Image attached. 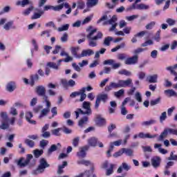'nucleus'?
Returning <instances> with one entry per match:
<instances>
[{"label": "nucleus", "mask_w": 177, "mask_h": 177, "mask_svg": "<svg viewBox=\"0 0 177 177\" xmlns=\"http://www.w3.org/2000/svg\"><path fill=\"white\" fill-rule=\"evenodd\" d=\"M86 31L88 32L86 35L88 46L91 48H96V46H97V41L103 38V33H102V32H97V29H93V27L91 26L88 27ZM95 32H97L96 35H95Z\"/></svg>", "instance_id": "f257e3e1"}, {"label": "nucleus", "mask_w": 177, "mask_h": 177, "mask_svg": "<svg viewBox=\"0 0 177 177\" xmlns=\"http://www.w3.org/2000/svg\"><path fill=\"white\" fill-rule=\"evenodd\" d=\"M132 84V79L129 78L126 80H119L118 82H111L109 85L105 86L104 91L105 92H110L112 88L117 89V88H127V86H129Z\"/></svg>", "instance_id": "f03ea898"}, {"label": "nucleus", "mask_w": 177, "mask_h": 177, "mask_svg": "<svg viewBox=\"0 0 177 177\" xmlns=\"http://www.w3.org/2000/svg\"><path fill=\"white\" fill-rule=\"evenodd\" d=\"M32 44L34 46V49L26 51L25 53V56L26 57V64L28 68H31L32 67V61L31 59L34 57V50L36 52L38 51V44H37V41H35V39H32ZM30 57H31V59Z\"/></svg>", "instance_id": "7ed1b4c3"}, {"label": "nucleus", "mask_w": 177, "mask_h": 177, "mask_svg": "<svg viewBox=\"0 0 177 177\" xmlns=\"http://www.w3.org/2000/svg\"><path fill=\"white\" fill-rule=\"evenodd\" d=\"M50 165L46 162L45 158H41L39 161V165L37 167V169L33 170L32 172V175H38L39 174H44L46 168H49Z\"/></svg>", "instance_id": "20e7f679"}, {"label": "nucleus", "mask_w": 177, "mask_h": 177, "mask_svg": "<svg viewBox=\"0 0 177 177\" xmlns=\"http://www.w3.org/2000/svg\"><path fill=\"white\" fill-rule=\"evenodd\" d=\"M82 109H78L81 114L84 115H92V109H91V102L84 101L82 104Z\"/></svg>", "instance_id": "39448f33"}, {"label": "nucleus", "mask_w": 177, "mask_h": 177, "mask_svg": "<svg viewBox=\"0 0 177 177\" xmlns=\"http://www.w3.org/2000/svg\"><path fill=\"white\" fill-rule=\"evenodd\" d=\"M31 160H32V155L28 154L26 160H24V158H21L20 159L15 160V162L18 167L23 168L24 167H27V165L30 164V161H31Z\"/></svg>", "instance_id": "423d86ee"}, {"label": "nucleus", "mask_w": 177, "mask_h": 177, "mask_svg": "<svg viewBox=\"0 0 177 177\" xmlns=\"http://www.w3.org/2000/svg\"><path fill=\"white\" fill-rule=\"evenodd\" d=\"M107 94H100L97 95L95 100V109L97 110L99 109V106H100V102H104V103H106V100H107Z\"/></svg>", "instance_id": "0eeeda50"}, {"label": "nucleus", "mask_w": 177, "mask_h": 177, "mask_svg": "<svg viewBox=\"0 0 177 177\" xmlns=\"http://www.w3.org/2000/svg\"><path fill=\"white\" fill-rule=\"evenodd\" d=\"M105 24H110L112 26L110 28L109 31H114L117 28V26H118V24L117 23V17L113 15L111 19L105 21Z\"/></svg>", "instance_id": "6e6552de"}, {"label": "nucleus", "mask_w": 177, "mask_h": 177, "mask_svg": "<svg viewBox=\"0 0 177 177\" xmlns=\"http://www.w3.org/2000/svg\"><path fill=\"white\" fill-rule=\"evenodd\" d=\"M89 150V146L85 145L84 147H80L79 151L77 153L79 158H85L86 157V151Z\"/></svg>", "instance_id": "1a4fd4ad"}, {"label": "nucleus", "mask_w": 177, "mask_h": 177, "mask_svg": "<svg viewBox=\"0 0 177 177\" xmlns=\"http://www.w3.org/2000/svg\"><path fill=\"white\" fill-rule=\"evenodd\" d=\"M138 59L139 56L133 55V57L127 58L124 61V64H127V66H132L133 64H136Z\"/></svg>", "instance_id": "9d476101"}, {"label": "nucleus", "mask_w": 177, "mask_h": 177, "mask_svg": "<svg viewBox=\"0 0 177 177\" xmlns=\"http://www.w3.org/2000/svg\"><path fill=\"white\" fill-rule=\"evenodd\" d=\"M157 136H158V135H151L149 133H145L143 132H140L138 133V138H140V139H154L155 138H157Z\"/></svg>", "instance_id": "9b49d317"}, {"label": "nucleus", "mask_w": 177, "mask_h": 177, "mask_svg": "<svg viewBox=\"0 0 177 177\" xmlns=\"http://www.w3.org/2000/svg\"><path fill=\"white\" fill-rule=\"evenodd\" d=\"M151 164L153 168H158V167H160V164H161V158L159 156L153 157L151 159Z\"/></svg>", "instance_id": "f8f14e48"}, {"label": "nucleus", "mask_w": 177, "mask_h": 177, "mask_svg": "<svg viewBox=\"0 0 177 177\" xmlns=\"http://www.w3.org/2000/svg\"><path fill=\"white\" fill-rule=\"evenodd\" d=\"M129 169H131V166H129L127 162H122L118 167L117 172L118 174H122V171H128Z\"/></svg>", "instance_id": "ddd939ff"}, {"label": "nucleus", "mask_w": 177, "mask_h": 177, "mask_svg": "<svg viewBox=\"0 0 177 177\" xmlns=\"http://www.w3.org/2000/svg\"><path fill=\"white\" fill-rule=\"evenodd\" d=\"M95 123L98 127L106 125V119L102 117V115H97L95 118Z\"/></svg>", "instance_id": "4468645a"}, {"label": "nucleus", "mask_w": 177, "mask_h": 177, "mask_svg": "<svg viewBox=\"0 0 177 177\" xmlns=\"http://www.w3.org/2000/svg\"><path fill=\"white\" fill-rule=\"evenodd\" d=\"M34 115H32V113L30 111H27L25 113V118L26 121L29 122V124H32V125H35L37 124V122L35 120H31Z\"/></svg>", "instance_id": "2eb2a0df"}, {"label": "nucleus", "mask_w": 177, "mask_h": 177, "mask_svg": "<svg viewBox=\"0 0 177 177\" xmlns=\"http://www.w3.org/2000/svg\"><path fill=\"white\" fill-rule=\"evenodd\" d=\"M35 92L38 96H44L46 93V89L44 86H37L35 88Z\"/></svg>", "instance_id": "dca6fc26"}, {"label": "nucleus", "mask_w": 177, "mask_h": 177, "mask_svg": "<svg viewBox=\"0 0 177 177\" xmlns=\"http://www.w3.org/2000/svg\"><path fill=\"white\" fill-rule=\"evenodd\" d=\"M92 55H95V51L92 49H87V50H83L82 51V53L80 54V56L79 57H86L89 56H92Z\"/></svg>", "instance_id": "f3484780"}, {"label": "nucleus", "mask_w": 177, "mask_h": 177, "mask_svg": "<svg viewBox=\"0 0 177 177\" xmlns=\"http://www.w3.org/2000/svg\"><path fill=\"white\" fill-rule=\"evenodd\" d=\"M62 62H63V59H59L57 64L55 62H48L47 67H50V68H53L54 70H59V66Z\"/></svg>", "instance_id": "a211bd4d"}, {"label": "nucleus", "mask_w": 177, "mask_h": 177, "mask_svg": "<svg viewBox=\"0 0 177 177\" xmlns=\"http://www.w3.org/2000/svg\"><path fill=\"white\" fill-rule=\"evenodd\" d=\"M158 75L154 74L147 76V82H149V84H156V82H158Z\"/></svg>", "instance_id": "6ab92c4d"}, {"label": "nucleus", "mask_w": 177, "mask_h": 177, "mask_svg": "<svg viewBox=\"0 0 177 177\" xmlns=\"http://www.w3.org/2000/svg\"><path fill=\"white\" fill-rule=\"evenodd\" d=\"M6 31H9L10 30H16V26H13V21H10L6 23L3 27Z\"/></svg>", "instance_id": "aec40b11"}, {"label": "nucleus", "mask_w": 177, "mask_h": 177, "mask_svg": "<svg viewBox=\"0 0 177 177\" xmlns=\"http://www.w3.org/2000/svg\"><path fill=\"white\" fill-rule=\"evenodd\" d=\"M89 118H88V116H84L83 118H82L78 122V125L80 128H84V127H85V125H86V124H88V121Z\"/></svg>", "instance_id": "412c9836"}, {"label": "nucleus", "mask_w": 177, "mask_h": 177, "mask_svg": "<svg viewBox=\"0 0 177 177\" xmlns=\"http://www.w3.org/2000/svg\"><path fill=\"white\" fill-rule=\"evenodd\" d=\"M62 147V145L60 143H57L56 145H52L50 147L48 150V154H51L53 151H56L59 148Z\"/></svg>", "instance_id": "4be33fe9"}, {"label": "nucleus", "mask_w": 177, "mask_h": 177, "mask_svg": "<svg viewBox=\"0 0 177 177\" xmlns=\"http://www.w3.org/2000/svg\"><path fill=\"white\" fill-rule=\"evenodd\" d=\"M154 124H157V120L156 119H151L148 121L141 122L142 127H150V125H154Z\"/></svg>", "instance_id": "5701e85b"}, {"label": "nucleus", "mask_w": 177, "mask_h": 177, "mask_svg": "<svg viewBox=\"0 0 177 177\" xmlns=\"http://www.w3.org/2000/svg\"><path fill=\"white\" fill-rule=\"evenodd\" d=\"M87 142L88 146H91V147H96V145H97V138L91 137L88 140Z\"/></svg>", "instance_id": "b1692460"}, {"label": "nucleus", "mask_w": 177, "mask_h": 177, "mask_svg": "<svg viewBox=\"0 0 177 177\" xmlns=\"http://www.w3.org/2000/svg\"><path fill=\"white\" fill-rule=\"evenodd\" d=\"M168 135H169V133H168V129L165 128L163 130V131L160 133L159 138H158V140L159 142H162V140H164V139H165V138H167Z\"/></svg>", "instance_id": "393cba45"}, {"label": "nucleus", "mask_w": 177, "mask_h": 177, "mask_svg": "<svg viewBox=\"0 0 177 177\" xmlns=\"http://www.w3.org/2000/svg\"><path fill=\"white\" fill-rule=\"evenodd\" d=\"M50 112V109H49L48 108L43 109L40 112L39 118L41 119V118H44V117H46V115H48V114H49Z\"/></svg>", "instance_id": "a878e982"}, {"label": "nucleus", "mask_w": 177, "mask_h": 177, "mask_svg": "<svg viewBox=\"0 0 177 177\" xmlns=\"http://www.w3.org/2000/svg\"><path fill=\"white\" fill-rule=\"evenodd\" d=\"M71 53L72 55L76 57V59H81V57H80V56H81V55H78V50H80V48L79 47H72L71 49Z\"/></svg>", "instance_id": "bb28decb"}, {"label": "nucleus", "mask_w": 177, "mask_h": 177, "mask_svg": "<svg viewBox=\"0 0 177 177\" xmlns=\"http://www.w3.org/2000/svg\"><path fill=\"white\" fill-rule=\"evenodd\" d=\"M161 144H154V149H158V151L160 154H167L168 151L165 149L161 148Z\"/></svg>", "instance_id": "cd10ccee"}, {"label": "nucleus", "mask_w": 177, "mask_h": 177, "mask_svg": "<svg viewBox=\"0 0 177 177\" xmlns=\"http://www.w3.org/2000/svg\"><path fill=\"white\" fill-rule=\"evenodd\" d=\"M99 3V0H87L86 6L88 8H93V6H96Z\"/></svg>", "instance_id": "c85d7f7f"}, {"label": "nucleus", "mask_w": 177, "mask_h": 177, "mask_svg": "<svg viewBox=\"0 0 177 177\" xmlns=\"http://www.w3.org/2000/svg\"><path fill=\"white\" fill-rule=\"evenodd\" d=\"M39 80V76L38 74H35L30 77V85L33 86L35 85V82Z\"/></svg>", "instance_id": "c756f323"}, {"label": "nucleus", "mask_w": 177, "mask_h": 177, "mask_svg": "<svg viewBox=\"0 0 177 177\" xmlns=\"http://www.w3.org/2000/svg\"><path fill=\"white\" fill-rule=\"evenodd\" d=\"M31 3L30 2V0H23L22 1H18L16 2L17 6H22V8H24V6L27 5H30Z\"/></svg>", "instance_id": "7c9ffc66"}, {"label": "nucleus", "mask_w": 177, "mask_h": 177, "mask_svg": "<svg viewBox=\"0 0 177 177\" xmlns=\"http://www.w3.org/2000/svg\"><path fill=\"white\" fill-rule=\"evenodd\" d=\"M118 74L120 75H126V77H131L132 75V73L129 71H127V69H122L119 71Z\"/></svg>", "instance_id": "2f4dec72"}, {"label": "nucleus", "mask_w": 177, "mask_h": 177, "mask_svg": "<svg viewBox=\"0 0 177 177\" xmlns=\"http://www.w3.org/2000/svg\"><path fill=\"white\" fill-rule=\"evenodd\" d=\"M77 164H78V165H85L86 167H89V165H91V161L82 159L77 160Z\"/></svg>", "instance_id": "473e14b6"}, {"label": "nucleus", "mask_w": 177, "mask_h": 177, "mask_svg": "<svg viewBox=\"0 0 177 177\" xmlns=\"http://www.w3.org/2000/svg\"><path fill=\"white\" fill-rule=\"evenodd\" d=\"M165 95H167V96H169L170 97L172 96L177 97V93L175 92V91H174L172 89L165 90Z\"/></svg>", "instance_id": "72a5a7b5"}, {"label": "nucleus", "mask_w": 177, "mask_h": 177, "mask_svg": "<svg viewBox=\"0 0 177 177\" xmlns=\"http://www.w3.org/2000/svg\"><path fill=\"white\" fill-rule=\"evenodd\" d=\"M150 7L145 3H140L136 6V9L138 10H147Z\"/></svg>", "instance_id": "f704fd0d"}, {"label": "nucleus", "mask_w": 177, "mask_h": 177, "mask_svg": "<svg viewBox=\"0 0 177 177\" xmlns=\"http://www.w3.org/2000/svg\"><path fill=\"white\" fill-rule=\"evenodd\" d=\"M114 173V165H109V168L106 169V176H110Z\"/></svg>", "instance_id": "c9c22d12"}, {"label": "nucleus", "mask_w": 177, "mask_h": 177, "mask_svg": "<svg viewBox=\"0 0 177 177\" xmlns=\"http://www.w3.org/2000/svg\"><path fill=\"white\" fill-rule=\"evenodd\" d=\"M16 89V86H15V83L14 82H10L7 84V91H8V92H13V91H15Z\"/></svg>", "instance_id": "e433bc0d"}, {"label": "nucleus", "mask_w": 177, "mask_h": 177, "mask_svg": "<svg viewBox=\"0 0 177 177\" xmlns=\"http://www.w3.org/2000/svg\"><path fill=\"white\" fill-rule=\"evenodd\" d=\"M34 10V6H31L28 8H26L25 10L22 12V15L24 16H28Z\"/></svg>", "instance_id": "4c0bfd02"}, {"label": "nucleus", "mask_w": 177, "mask_h": 177, "mask_svg": "<svg viewBox=\"0 0 177 177\" xmlns=\"http://www.w3.org/2000/svg\"><path fill=\"white\" fill-rule=\"evenodd\" d=\"M161 103V97H158L156 100H152L150 101V106H157Z\"/></svg>", "instance_id": "58836bf2"}, {"label": "nucleus", "mask_w": 177, "mask_h": 177, "mask_svg": "<svg viewBox=\"0 0 177 177\" xmlns=\"http://www.w3.org/2000/svg\"><path fill=\"white\" fill-rule=\"evenodd\" d=\"M126 154V156H129L131 157L133 156V151L131 149L123 148V154Z\"/></svg>", "instance_id": "ea45409f"}, {"label": "nucleus", "mask_w": 177, "mask_h": 177, "mask_svg": "<svg viewBox=\"0 0 177 177\" xmlns=\"http://www.w3.org/2000/svg\"><path fill=\"white\" fill-rule=\"evenodd\" d=\"M60 131H62V128L53 129L51 130V133L52 135H54V136H62V133H60Z\"/></svg>", "instance_id": "a19ab883"}, {"label": "nucleus", "mask_w": 177, "mask_h": 177, "mask_svg": "<svg viewBox=\"0 0 177 177\" xmlns=\"http://www.w3.org/2000/svg\"><path fill=\"white\" fill-rule=\"evenodd\" d=\"M44 11H41L40 13L39 12H35L33 14V15L31 17V19L32 20H35L37 19H40L41 16H42V15H44Z\"/></svg>", "instance_id": "79ce46f5"}, {"label": "nucleus", "mask_w": 177, "mask_h": 177, "mask_svg": "<svg viewBox=\"0 0 177 177\" xmlns=\"http://www.w3.org/2000/svg\"><path fill=\"white\" fill-rule=\"evenodd\" d=\"M47 145H49V141L48 140L43 139L39 142L41 149H45Z\"/></svg>", "instance_id": "37998d69"}, {"label": "nucleus", "mask_w": 177, "mask_h": 177, "mask_svg": "<svg viewBox=\"0 0 177 177\" xmlns=\"http://www.w3.org/2000/svg\"><path fill=\"white\" fill-rule=\"evenodd\" d=\"M41 138L44 139H49L50 138V131H41V134L40 135Z\"/></svg>", "instance_id": "c03bdc74"}, {"label": "nucleus", "mask_w": 177, "mask_h": 177, "mask_svg": "<svg viewBox=\"0 0 177 177\" xmlns=\"http://www.w3.org/2000/svg\"><path fill=\"white\" fill-rule=\"evenodd\" d=\"M44 154V150L36 149L34 151V156L36 158L41 157Z\"/></svg>", "instance_id": "a18cd8bd"}, {"label": "nucleus", "mask_w": 177, "mask_h": 177, "mask_svg": "<svg viewBox=\"0 0 177 177\" xmlns=\"http://www.w3.org/2000/svg\"><path fill=\"white\" fill-rule=\"evenodd\" d=\"M25 144L29 147H34L35 146V142L30 139L25 140Z\"/></svg>", "instance_id": "49530a36"}, {"label": "nucleus", "mask_w": 177, "mask_h": 177, "mask_svg": "<svg viewBox=\"0 0 177 177\" xmlns=\"http://www.w3.org/2000/svg\"><path fill=\"white\" fill-rule=\"evenodd\" d=\"M0 116L1 117L3 122H8L9 118L8 117V113L6 112H1L0 113Z\"/></svg>", "instance_id": "de8ad7c7"}, {"label": "nucleus", "mask_w": 177, "mask_h": 177, "mask_svg": "<svg viewBox=\"0 0 177 177\" xmlns=\"http://www.w3.org/2000/svg\"><path fill=\"white\" fill-rule=\"evenodd\" d=\"M113 41V37H107L104 40V45H106V46H110V42Z\"/></svg>", "instance_id": "09e8293b"}, {"label": "nucleus", "mask_w": 177, "mask_h": 177, "mask_svg": "<svg viewBox=\"0 0 177 177\" xmlns=\"http://www.w3.org/2000/svg\"><path fill=\"white\" fill-rule=\"evenodd\" d=\"M145 50H146V48H138L134 50L133 53L135 55L134 56H138V55H140V53H142V52H145Z\"/></svg>", "instance_id": "8fccbe9b"}, {"label": "nucleus", "mask_w": 177, "mask_h": 177, "mask_svg": "<svg viewBox=\"0 0 177 177\" xmlns=\"http://www.w3.org/2000/svg\"><path fill=\"white\" fill-rule=\"evenodd\" d=\"M169 135H176L177 136V129L167 128Z\"/></svg>", "instance_id": "3c124183"}, {"label": "nucleus", "mask_w": 177, "mask_h": 177, "mask_svg": "<svg viewBox=\"0 0 177 177\" xmlns=\"http://www.w3.org/2000/svg\"><path fill=\"white\" fill-rule=\"evenodd\" d=\"M156 26V21H151L145 26L146 30H153V27Z\"/></svg>", "instance_id": "603ef678"}, {"label": "nucleus", "mask_w": 177, "mask_h": 177, "mask_svg": "<svg viewBox=\"0 0 177 177\" xmlns=\"http://www.w3.org/2000/svg\"><path fill=\"white\" fill-rule=\"evenodd\" d=\"M69 27H70V24H66L58 28V31H59L60 32L62 31H67V30H68Z\"/></svg>", "instance_id": "864d4df0"}, {"label": "nucleus", "mask_w": 177, "mask_h": 177, "mask_svg": "<svg viewBox=\"0 0 177 177\" xmlns=\"http://www.w3.org/2000/svg\"><path fill=\"white\" fill-rule=\"evenodd\" d=\"M134 97L137 102L142 103V94H140L139 92L136 93Z\"/></svg>", "instance_id": "5fc2aeb1"}, {"label": "nucleus", "mask_w": 177, "mask_h": 177, "mask_svg": "<svg viewBox=\"0 0 177 177\" xmlns=\"http://www.w3.org/2000/svg\"><path fill=\"white\" fill-rule=\"evenodd\" d=\"M167 120V112H162L160 116V122L162 124Z\"/></svg>", "instance_id": "6e6d98bb"}, {"label": "nucleus", "mask_w": 177, "mask_h": 177, "mask_svg": "<svg viewBox=\"0 0 177 177\" xmlns=\"http://www.w3.org/2000/svg\"><path fill=\"white\" fill-rule=\"evenodd\" d=\"M64 8V4H60L56 6H53V10H55V12H59L62 10Z\"/></svg>", "instance_id": "4d7b16f0"}, {"label": "nucleus", "mask_w": 177, "mask_h": 177, "mask_svg": "<svg viewBox=\"0 0 177 177\" xmlns=\"http://www.w3.org/2000/svg\"><path fill=\"white\" fill-rule=\"evenodd\" d=\"M168 161H172V160L174 161H177V156L176 155H174V152L171 151L170 153V156L169 158H167Z\"/></svg>", "instance_id": "13d9d810"}, {"label": "nucleus", "mask_w": 177, "mask_h": 177, "mask_svg": "<svg viewBox=\"0 0 177 177\" xmlns=\"http://www.w3.org/2000/svg\"><path fill=\"white\" fill-rule=\"evenodd\" d=\"M0 129H9V124L8 122H3L0 125Z\"/></svg>", "instance_id": "bf43d9fd"}, {"label": "nucleus", "mask_w": 177, "mask_h": 177, "mask_svg": "<svg viewBox=\"0 0 177 177\" xmlns=\"http://www.w3.org/2000/svg\"><path fill=\"white\" fill-rule=\"evenodd\" d=\"M124 92L125 91H124V89H120L118 91L115 92L114 95L115 97H120V96H122V95H124Z\"/></svg>", "instance_id": "052dcab7"}, {"label": "nucleus", "mask_w": 177, "mask_h": 177, "mask_svg": "<svg viewBox=\"0 0 177 177\" xmlns=\"http://www.w3.org/2000/svg\"><path fill=\"white\" fill-rule=\"evenodd\" d=\"M113 63H115V61L114 59H106L104 61L103 64H104L105 66H113Z\"/></svg>", "instance_id": "680f3d73"}, {"label": "nucleus", "mask_w": 177, "mask_h": 177, "mask_svg": "<svg viewBox=\"0 0 177 177\" xmlns=\"http://www.w3.org/2000/svg\"><path fill=\"white\" fill-rule=\"evenodd\" d=\"M166 23H167V24H169V26H175L176 21H175V19L168 18L166 19Z\"/></svg>", "instance_id": "e2e57ef3"}, {"label": "nucleus", "mask_w": 177, "mask_h": 177, "mask_svg": "<svg viewBox=\"0 0 177 177\" xmlns=\"http://www.w3.org/2000/svg\"><path fill=\"white\" fill-rule=\"evenodd\" d=\"M118 60H125L127 59V55L125 53H119L117 55Z\"/></svg>", "instance_id": "0e129e2a"}, {"label": "nucleus", "mask_w": 177, "mask_h": 177, "mask_svg": "<svg viewBox=\"0 0 177 177\" xmlns=\"http://www.w3.org/2000/svg\"><path fill=\"white\" fill-rule=\"evenodd\" d=\"M80 143V137H76L73 140V145L74 147H78V145Z\"/></svg>", "instance_id": "69168bd1"}, {"label": "nucleus", "mask_w": 177, "mask_h": 177, "mask_svg": "<svg viewBox=\"0 0 177 177\" xmlns=\"http://www.w3.org/2000/svg\"><path fill=\"white\" fill-rule=\"evenodd\" d=\"M153 40L149 39V40L145 41V43H142L141 44V46H142V48H145L146 46H149V45H153Z\"/></svg>", "instance_id": "338daca9"}, {"label": "nucleus", "mask_w": 177, "mask_h": 177, "mask_svg": "<svg viewBox=\"0 0 177 177\" xmlns=\"http://www.w3.org/2000/svg\"><path fill=\"white\" fill-rule=\"evenodd\" d=\"M77 9H84L85 8V3L82 1H77Z\"/></svg>", "instance_id": "774afa93"}]
</instances>
